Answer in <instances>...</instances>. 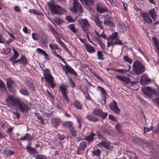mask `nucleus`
<instances>
[{"mask_svg": "<svg viewBox=\"0 0 159 159\" xmlns=\"http://www.w3.org/2000/svg\"><path fill=\"white\" fill-rule=\"evenodd\" d=\"M49 10L52 14H55L58 15L63 14L64 12H66V11L60 6L51 2L47 3Z\"/></svg>", "mask_w": 159, "mask_h": 159, "instance_id": "obj_1", "label": "nucleus"}, {"mask_svg": "<svg viewBox=\"0 0 159 159\" xmlns=\"http://www.w3.org/2000/svg\"><path fill=\"white\" fill-rule=\"evenodd\" d=\"M142 90L143 93L147 96H151L154 94L155 96L153 100L154 102L155 103H159V91L158 92H156L148 87L142 88Z\"/></svg>", "mask_w": 159, "mask_h": 159, "instance_id": "obj_2", "label": "nucleus"}, {"mask_svg": "<svg viewBox=\"0 0 159 159\" xmlns=\"http://www.w3.org/2000/svg\"><path fill=\"white\" fill-rule=\"evenodd\" d=\"M73 0V7L70 9L71 11L74 13H77L79 16H81L83 11L82 6L78 0Z\"/></svg>", "mask_w": 159, "mask_h": 159, "instance_id": "obj_3", "label": "nucleus"}, {"mask_svg": "<svg viewBox=\"0 0 159 159\" xmlns=\"http://www.w3.org/2000/svg\"><path fill=\"white\" fill-rule=\"evenodd\" d=\"M133 67L134 71L137 75L140 74L144 71V66L138 61L134 62Z\"/></svg>", "mask_w": 159, "mask_h": 159, "instance_id": "obj_4", "label": "nucleus"}, {"mask_svg": "<svg viewBox=\"0 0 159 159\" xmlns=\"http://www.w3.org/2000/svg\"><path fill=\"white\" fill-rule=\"evenodd\" d=\"M44 71V78L48 83L49 86L53 88L55 84L53 82V78L51 75L49 70L48 69L45 70Z\"/></svg>", "mask_w": 159, "mask_h": 159, "instance_id": "obj_5", "label": "nucleus"}, {"mask_svg": "<svg viewBox=\"0 0 159 159\" xmlns=\"http://www.w3.org/2000/svg\"><path fill=\"white\" fill-rule=\"evenodd\" d=\"M78 22L80 23L83 31L87 33L89 30L88 29L90 25L88 20L85 19H79Z\"/></svg>", "mask_w": 159, "mask_h": 159, "instance_id": "obj_6", "label": "nucleus"}, {"mask_svg": "<svg viewBox=\"0 0 159 159\" xmlns=\"http://www.w3.org/2000/svg\"><path fill=\"white\" fill-rule=\"evenodd\" d=\"M7 103L9 107L17 106L20 101L17 100L13 96H9L6 100Z\"/></svg>", "mask_w": 159, "mask_h": 159, "instance_id": "obj_7", "label": "nucleus"}, {"mask_svg": "<svg viewBox=\"0 0 159 159\" xmlns=\"http://www.w3.org/2000/svg\"><path fill=\"white\" fill-rule=\"evenodd\" d=\"M18 110L21 113H27L29 110V107L27 104L20 101L17 106Z\"/></svg>", "mask_w": 159, "mask_h": 159, "instance_id": "obj_8", "label": "nucleus"}, {"mask_svg": "<svg viewBox=\"0 0 159 159\" xmlns=\"http://www.w3.org/2000/svg\"><path fill=\"white\" fill-rule=\"evenodd\" d=\"M93 114L98 116L102 117L103 119H104L108 115L107 113L103 112L100 109L95 108L93 112Z\"/></svg>", "mask_w": 159, "mask_h": 159, "instance_id": "obj_9", "label": "nucleus"}, {"mask_svg": "<svg viewBox=\"0 0 159 159\" xmlns=\"http://www.w3.org/2000/svg\"><path fill=\"white\" fill-rule=\"evenodd\" d=\"M117 104V102L113 100L109 105L110 109L116 114H119L120 112V110L118 107Z\"/></svg>", "mask_w": 159, "mask_h": 159, "instance_id": "obj_10", "label": "nucleus"}, {"mask_svg": "<svg viewBox=\"0 0 159 159\" xmlns=\"http://www.w3.org/2000/svg\"><path fill=\"white\" fill-rule=\"evenodd\" d=\"M116 77L118 79L123 81L126 84L130 83L132 85H133L137 83V82L135 81H131L130 79L127 77L119 75H116Z\"/></svg>", "mask_w": 159, "mask_h": 159, "instance_id": "obj_11", "label": "nucleus"}, {"mask_svg": "<svg viewBox=\"0 0 159 159\" xmlns=\"http://www.w3.org/2000/svg\"><path fill=\"white\" fill-rule=\"evenodd\" d=\"M59 89L61 92L62 94L64 99H65L67 102H69L70 101V100L66 94V92L67 91L66 86L63 85H61L59 87Z\"/></svg>", "mask_w": 159, "mask_h": 159, "instance_id": "obj_12", "label": "nucleus"}, {"mask_svg": "<svg viewBox=\"0 0 159 159\" xmlns=\"http://www.w3.org/2000/svg\"><path fill=\"white\" fill-rule=\"evenodd\" d=\"M87 146L86 143L85 142L83 141L81 142L77 150V154L78 155L80 154V151L84 150Z\"/></svg>", "mask_w": 159, "mask_h": 159, "instance_id": "obj_13", "label": "nucleus"}, {"mask_svg": "<svg viewBox=\"0 0 159 159\" xmlns=\"http://www.w3.org/2000/svg\"><path fill=\"white\" fill-rule=\"evenodd\" d=\"M98 88H99L100 90L101 91L102 93L103 94V98L104 100L103 102H102V104L103 105L105 104L106 101V96L107 95V93L106 90L102 87L99 86L98 87ZM102 96V95H101Z\"/></svg>", "mask_w": 159, "mask_h": 159, "instance_id": "obj_14", "label": "nucleus"}, {"mask_svg": "<svg viewBox=\"0 0 159 159\" xmlns=\"http://www.w3.org/2000/svg\"><path fill=\"white\" fill-rule=\"evenodd\" d=\"M97 145L98 146L102 145L109 150H111L113 148V147L110 145L109 143L105 141H102L101 143L98 144Z\"/></svg>", "mask_w": 159, "mask_h": 159, "instance_id": "obj_15", "label": "nucleus"}, {"mask_svg": "<svg viewBox=\"0 0 159 159\" xmlns=\"http://www.w3.org/2000/svg\"><path fill=\"white\" fill-rule=\"evenodd\" d=\"M61 120L59 118H54L52 119L51 123L52 125L55 128H57L60 124Z\"/></svg>", "mask_w": 159, "mask_h": 159, "instance_id": "obj_16", "label": "nucleus"}, {"mask_svg": "<svg viewBox=\"0 0 159 159\" xmlns=\"http://www.w3.org/2000/svg\"><path fill=\"white\" fill-rule=\"evenodd\" d=\"M141 15L143 17L144 20L145 22L149 23H151L152 22V20L149 17L147 13H143Z\"/></svg>", "mask_w": 159, "mask_h": 159, "instance_id": "obj_17", "label": "nucleus"}, {"mask_svg": "<svg viewBox=\"0 0 159 159\" xmlns=\"http://www.w3.org/2000/svg\"><path fill=\"white\" fill-rule=\"evenodd\" d=\"M96 134L92 132L89 135L85 137L84 139L88 141L89 143L93 140V137Z\"/></svg>", "mask_w": 159, "mask_h": 159, "instance_id": "obj_18", "label": "nucleus"}, {"mask_svg": "<svg viewBox=\"0 0 159 159\" xmlns=\"http://www.w3.org/2000/svg\"><path fill=\"white\" fill-rule=\"evenodd\" d=\"M107 47H109L111 45H114L115 44H119L121 45L122 44V42L118 38L116 39L113 42H107Z\"/></svg>", "mask_w": 159, "mask_h": 159, "instance_id": "obj_19", "label": "nucleus"}, {"mask_svg": "<svg viewBox=\"0 0 159 159\" xmlns=\"http://www.w3.org/2000/svg\"><path fill=\"white\" fill-rule=\"evenodd\" d=\"M118 35V34L117 32H115L114 33L110 36V37L107 39L108 41L107 42H113L117 38Z\"/></svg>", "mask_w": 159, "mask_h": 159, "instance_id": "obj_20", "label": "nucleus"}, {"mask_svg": "<svg viewBox=\"0 0 159 159\" xmlns=\"http://www.w3.org/2000/svg\"><path fill=\"white\" fill-rule=\"evenodd\" d=\"M12 50L14 52V54L13 56L10 59V61H11L16 59L19 56V54L14 48H12Z\"/></svg>", "mask_w": 159, "mask_h": 159, "instance_id": "obj_21", "label": "nucleus"}, {"mask_svg": "<svg viewBox=\"0 0 159 159\" xmlns=\"http://www.w3.org/2000/svg\"><path fill=\"white\" fill-rule=\"evenodd\" d=\"M97 10L99 13H103L108 11V9L106 8L102 7L100 5H98L97 7Z\"/></svg>", "mask_w": 159, "mask_h": 159, "instance_id": "obj_22", "label": "nucleus"}, {"mask_svg": "<svg viewBox=\"0 0 159 159\" xmlns=\"http://www.w3.org/2000/svg\"><path fill=\"white\" fill-rule=\"evenodd\" d=\"M26 149L27 150V151L31 154H35L37 152L35 148H32L29 146H27Z\"/></svg>", "mask_w": 159, "mask_h": 159, "instance_id": "obj_23", "label": "nucleus"}, {"mask_svg": "<svg viewBox=\"0 0 159 159\" xmlns=\"http://www.w3.org/2000/svg\"><path fill=\"white\" fill-rule=\"evenodd\" d=\"M149 14L153 20L155 21L157 17V15L155 12V9H153L150 10L149 12Z\"/></svg>", "mask_w": 159, "mask_h": 159, "instance_id": "obj_24", "label": "nucleus"}, {"mask_svg": "<svg viewBox=\"0 0 159 159\" xmlns=\"http://www.w3.org/2000/svg\"><path fill=\"white\" fill-rule=\"evenodd\" d=\"M152 40L154 42L156 49L159 53V43L156 37H154L152 38Z\"/></svg>", "mask_w": 159, "mask_h": 159, "instance_id": "obj_25", "label": "nucleus"}, {"mask_svg": "<svg viewBox=\"0 0 159 159\" xmlns=\"http://www.w3.org/2000/svg\"><path fill=\"white\" fill-rule=\"evenodd\" d=\"M95 22L97 25L100 27V28L101 29H102L103 28V27L101 25V24H102V22L100 21L98 19V17H96L94 19Z\"/></svg>", "mask_w": 159, "mask_h": 159, "instance_id": "obj_26", "label": "nucleus"}, {"mask_svg": "<svg viewBox=\"0 0 159 159\" xmlns=\"http://www.w3.org/2000/svg\"><path fill=\"white\" fill-rule=\"evenodd\" d=\"M32 138L30 134H26L25 136L20 139V140H30L32 139Z\"/></svg>", "mask_w": 159, "mask_h": 159, "instance_id": "obj_27", "label": "nucleus"}, {"mask_svg": "<svg viewBox=\"0 0 159 159\" xmlns=\"http://www.w3.org/2000/svg\"><path fill=\"white\" fill-rule=\"evenodd\" d=\"M94 3V2L92 0H88L87 1V5H84V6L88 10H90L91 9V7L89 6V4L92 5Z\"/></svg>", "mask_w": 159, "mask_h": 159, "instance_id": "obj_28", "label": "nucleus"}, {"mask_svg": "<svg viewBox=\"0 0 159 159\" xmlns=\"http://www.w3.org/2000/svg\"><path fill=\"white\" fill-rule=\"evenodd\" d=\"M86 118L90 121L96 122L98 120V119L92 115H88L87 116Z\"/></svg>", "mask_w": 159, "mask_h": 159, "instance_id": "obj_29", "label": "nucleus"}, {"mask_svg": "<svg viewBox=\"0 0 159 159\" xmlns=\"http://www.w3.org/2000/svg\"><path fill=\"white\" fill-rule=\"evenodd\" d=\"M73 105L76 108L81 110L82 109V105L79 102L77 101L74 102Z\"/></svg>", "mask_w": 159, "mask_h": 159, "instance_id": "obj_30", "label": "nucleus"}, {"mask_svg": "<svg viewBox=\"0 0 159 159\" xmlns=\"http://www.w3.org/2000/svg\"><path fill=\"white\" fill-rule=\"evenodd\" d=\"M86 49L87 51L90 53L93 52H95L94 48L89 45H86Z\"/></svg>", "mask_w": 159, "mask_h": 159, "instance_id": "obj_31", "label": "nucleus"}, {"mask_svg": "<svg viewBox=\"0 0 159 159\" xmlns=\"http://www.w3.org/2000/svg\"><path fill=\"white\" fill-rule=\"evenodd\" d=\"M128 155L130 159H138V157L136 156L135 154L132 152H129Z\"/></svg>", "mask_w": 159, "mask_h": 159, "instance_id": "obj_32", "label": "nucleus"}, {"mask_svg": "<svg viewBox=\"0 0 159 159\" xmlns=\"http://www.w3.org/2000/svg\"><path fill=\"white\" fill-rule=\"evenodd\" d=\"M104 23L105 25L111 26L113 27L115 26V24L112 21L107 20H105L104 21Z\"/></svg>", "mask_w": 159, "mask_h": 159, "instance_id": "obj_33", "label": "nucleus"}, {"mask_svg": "<svg viewBox=\"0 0 159 159\" xmlns=\"http://www.w3.org/2000/svg\"><path fill=\"white\" fill-rule=\"evenodd\" d=\"M65 66L66 69L69 73H70L73 75L76 74L75 71L70 66Z\"/></svg>", "mask_w": 159, "mask_h": 159, "instance_id": "obj_34", "label": "nucleus"}, {"mask_svg": "<svg viewBox=\"0 0 159 159\" xmlns=\"http://www.w3.org/2000/svg\"><path fill=\"white\" fill-rule=\"evenodd\" d=\"M36 51L38 53L44 55L46 57L48 56V55L41 48H38L37 49Z\"/></svg>", "mask_w": 159, "mask_h": 159, "instance_id": "obj_35", "label": "nucleus"}, {"mask_svg": "<svg viewBox=\"0 0 159 159\" xmlns=\"http://www.w3.org/2000/svg\"><path fill=\"white\" fill-rule=\"evenodd\" d=\"M35 115L37 118L40 120V123L42 124L44 123V121L43 117L37 113H35Z\"/></svg>", "mask_w": 159, "mask_h": 159, "instance_id": "obj_36", "label": "nucleus"}, {"mask_svg": "<svg viewBox=\"0 0 159 159\" xmlns=\"http://www.w3.org/2000/svg\"><path fill=\"white\" fill-rule=\"evenodd\" d=\"M101 152V151L99 149H97L93 151L92 152V154L96 156L97 157H99L100 156Z\"/></svg>", "mask_w": 159, "mask_h": 159, "instance_id": "obj_37", "label": "nucleus"}, {"mask_svg": "<svg viewBox=\"0 0 159 159\" xmlns=\"http://www.w3.org/2000/svg\"><path fill=\"white\" fill-rule=\"evenodd\" d=\"M69 27L74 33H75L77 32V30L75 28V25L74 24H71L69 26Z\"/></svg>", "mask_w": 159, "mask_h": 159, "instance_id": "obj_38", "label": "nucleus"}, {"mask_svg": "<svg viewBox=\"0 0 159 159\" xmlns=\"http://www.w3.org/2000/svg\"><path fill=\"white\" fill-rule=\"evenodd\" d=\"M72 123L71 122L67 121L65 122L64 125L66 127L69 128V129L73 128V126L72 125Z\"/></svg>", "mask_w": 159, "mask_h": 159, "instance_id": "obj_39", "label": "nucleus"}, {"mask_svg": "<svg viewBox=\"0 0 159 159\" xmlns=\"http://www.w3.org/2000/svg\"><path fill=\"white\" fill-rule=\"evenodd\" d=\"M49 47L51 48L54 50L55 49H59L60 51L61 50L58 47V46L54 43H50L49 44Z\"/></svg>", "mask_w": 159, "mask_h": 159, "instance_id": "obj_40", "label": "nucleus"}, {"mask_svg": "<svg viewBox=\"0 0 159 159\" xmlns=\"http://www.w3.org/2000/svg\"><path fill=\"white\" fill-rule=\"evenodd\" d=\"M96 39L98 42V44L101 46V48L103 50L104 49V44L103 43L102 40L100 39V38H96Z\"/></svg>", "mask_w": 159, "mask_h": 159, "instance_id": "obj_41", "label": "nucleus"}, {"mask_svg": "<svg viewBox=\"0 0 159 159\" xmlns=\"http://www.w3.org/2000/svg\"><path fill=\"white\" fill-rule=\"evenodd\" d=\"M53 21L57 23L58 25L60 24L61 22H63V20L59 18L55 17L53 20Z\"/></svg>", "mask_w": 159, "mask_h": 159, "instance_id": "obj_42", "label": "nucleus"}, {"mask_svg": "<svg viewBox=\"0 0 159 159\" xmlns=\"http://www.w3.org/2000/svg\"><path fill=\"white\" fill-rule=\"evenodd\" d=\"M20 91L21 94L25 95L28 96L29 94L28 92L26 89H21Z\"/></svg>", "mask_w": 159, "mask_h": 159, "instance_id": "obj_43", "label": "nucleus"}, {"mask_svg": "<svg viewBox=\"0 0 159 159\" xmlns=\"http://www.w3.org/2000/svg\"><path fill=\"white\" fill-rule=\"evenodd\" d=\"M20 59H21L20 63L23 64H27V61L24 56H21Z\"/></svg>", "mask_w": 159, "mask_h": 159, "instance_id": "obj_44", "label": "nucleus"}, {"mask_svg": "<svg viewBox=\"0 0 159 159\" xmlns=\"http://www.w3.org/2000/svg\"><path fill=\"white\" fill-rule=\"evenodd\" d=\"M97 56L99 59L103 60V55L101 51H98L97 53Z\"/></svg>", "mask_w": 159, "mask_h": 159, "instance_id": "obj_45", "label": "nucleus"}, {"mask_svg": "<svg viewBox=\"0 0 159 159\" xmlns=\"http://www.w3.org/2000/svg\"><path fill=\"white\" fill-rule=\"evenodd\" d=\"M129 66V69L128 70H125V69H115L114 70L116 71L120 72V73H126L130 69V66Z\"/></svg>", "mask_w": 159, "mask_h": 159, "instance_id": "obj_46", "label": "nucleus"}, {"mask_svg": "<svg viewBox=\"0 0 159 159\" xmlns=\"http://www.w3.org/2000/svg\"><path fill=\"white\" fill-rule=\"evenodd\" d=\"M146 148L148 149H152L153 148V146L151 143H144Z\"/></svg>", "mask_w": 159, "mask_h": 159, "instance_id": "obj_47", "label": "nucleus"}, {"mask_svg": "<svg viewBox=\"0 0 159 159\" xmlns=\"http://www.w3.org/2000/svg\"><path fill=\"white\" fill-rule=\"evenodd\" d=\"M70 132L72 136L74 137L76 136V133L75 129H74V128H72V129H70Z\"/></svg>", "mask_w": 159, "mask_h": 159, "instance_id": "obj_48", "label": "nucleus"}, {"mask_svg": "<svg viewBox=\"0 0 159 159\" xmlns=\"http://www.w3.org/2000/svg\"><path fill=\"white\" fill-rule=\"evenodd\" d=\"M124 59L128 62L130 64H131L132 63V59L129 57L127 56H125L124 57Z\"/></svg>", "mask_w": 159, "mask_h": 159, "instance_id": "obj_49", "label": "nucleus"}, {"mask_svg": "<svg viewBox=\"0 0 159 159\" xmlns=\"http://www.w3.org/2000/svg\"><path fill=\"white\" fill-rule=\"evenodd\" d=\"M152 128L153 127L152 126H151L150 128L145 127L143 129L144 133H146L149 131L150 130H151L152 129Z\"/></svg>", "mask_w": 159, "mask_h": 159, "instance_id": "obj_50", "label": "nucleus"}, {"mask_svg": "<svg viewBox=\"0 0 159 159\" xmlns=\"http://www.w3.org/2000/svg\"><path fill=\"white\" fill-rule=\"evenodd\" d=\"M121 124L118 122L116 126V128L119 132H121Z\"/></svg>", "mask_w": 159, "mask_h": 159, "instance_id": "obj_51", "label": "nucleus"}, {"mask_svg": "<svg viewBox=\"0 0 159 159\" xmlns=\"http://www.w3.org/2000/svg\"><path fill=\"white\" fill-rule=\"evenodd\" d=\"M5 85L2 81L0 80V89H6Z\"/></svg>", "mask_w": 159, "mask_h": 159, "instance_id": "obj_52", "label": "nucleus"}, {"mask_svg": "<svg viewBox=\"0 0 159 159\" xmlns=\"http://www.w3.org/2000/svg\"><path fill=\"white\" fill-rule=\"evenodd\" d=\"M46 156L45 155H37L35 159H46Z\"/></svg>", "mask_w": 159, "mask_h": 159, "instance_id": "obj_53", "label": "nucleus"}, {"mask_svg": "<svg viewBox=\"0 0 159 159\" xmlns=\"http://www.w3.org/2000/svg\"><path fill=\"white\" fill-rule=\"evenodd\" d=\"M109 118L113 121H114L116 122H117V120L116 119V118L111 115H109Z\"/></svg>", "mask_w": 159, "mask_h": 159, "instance_id": "obj_54", "label": "nucleus"}, {"mask_svg": "<svg viewBox=\"0 0 159 159\" xmlns=\"http://www.w3.org/2000/svg\"><path fill=\"white\" fill-rule=\"evenodd\" d=\"M66 19L68 22H73L74 21V20L70 16H67L66 17Z\"/></svg>", "mask_w": 159, "mask_h": 159, "instance_id": "obj_55", "label": "nucleus"}, {"mask_svg": "<svg viewBox=\"0 0 159 159\" xmlns=\"http://www.w3.org/2000/svg\"><path fill=\"white\" fill-rule=\"evenodd\" d=\"M32 37L33 39L35 40H38V35L35 33H33L32 34Z\"/></svg>", "mask_w": 159, "mask_h": 159, "instance_id": "obj_56", "label": "nucleus"}, {"mask_svg": "<svg viewBox=\"0 0 159 159\" xmlns=\"http://www.w3.org/2000/svg\"><path fill=\"white\" fill-rule=\"evenodd\" d=\"M29 12L30 13L34 14L36 15L39 14V12L36 10H30Z\"/></svg>", "mask_w": 159, "mask_h": 159, "instance_id": "obj_57", "label": "nucleus"}, {"mask_svg": "<svg viewBox=\"0 0 159 159\" xmlns=\"http://www.w3.org/2000/svg\"><path fill=\"white\" fill-rule=\"evenodd\" d=\"M12 113L15 116H16V118L19 119L20 118V113L17 112H15L13 111L12 112Z\"/></svg>", "mask_w": 159, "mask_h": 159, "instance_id": "obj_58", "label": "nucleus"}, {"mask_svg": "<svg viewBox=\"0 0 159 159\" xmlns=\"http://www.w3.org/2000/svg\"><path fill=\"white\" fill-rule=\"evenodd\" d=\"M69 82L70 84V86L72 87H73L75 86V85L74 83L73 82V81L70 78H69Z\"/></svg>", "mask_w": 159, "mask_h": 159, "instance_id": "obj_59", "label": "nucleus"}, {"mask_svg": "<svg viewBox=\"0 0 159 159\" xmlns=\"http://www.w3.org/2000/svg\"><path fill=\"white\" fill-rule=\"evenodd\" d=\"M26 85L30 87H33V83L32 81H30L29 82L28 81H27L26 82Z\"/></svg>", "mask_w": 159, "mask_h": 159, "instance_id": "obj_60", "label": "nucleus"}, {"mask_svg": "<svg viewBox=\"0 0 159 159\" xmlns=\"http://www.w3.org/2000/svg\"><path fill=\"white\" fill-rule=\"evenodd\" d=\"M55 56H56L57 57H58L60 59H61L65 64H66V61H64V59L58 54L57 53L55 55Z\"/></svg>", "mask_w": 159, "mask_h": 159, "instance_id": "obj_61", "label": "nucleus"}, {"mask_svg": "<svg viewBox=\"0 0 159 159\" xmlns=\"http://www.w3.org/2000/svg\"><path fill=\"white\" fill-rule=\"evenodd\" d=\"M11 83H12L11 81L10 82H9V81H7V86L9 89H11Z\"/></svg>", "mask_w": 159, "mask_h": 159, "instance_id": "obj_62", "label": "nucleus"}, {"mask_svg": "<svg viewBox=\"0 0 159 159\" xmlns=\"http://www.w3.org/2000/svg\"><path fill=\"white\" fill-rule=\"evenodd\" d=\"M14 10L16 12H20V10L19 7L18 6H16L14 7Z\"/></svg>", "mask_w": 159, "mask_h": 159, "instance_id": "obj_63", "label": "nucleus"}, {"mask_svg": "<svg viewBox=\"0 0 159 159\" xmlns=\"http://www.w3.org/2000/svg\"><path fill=\"white\" fill-rule=\"evenodd\" d=\"M154 131L156 133L159 132V124L156 127H155Z\"/></svg>", "mask_w": 159, "mask_h": 159, "instance_id": "obj_64", "label": "nucleus"}]
</instances>
